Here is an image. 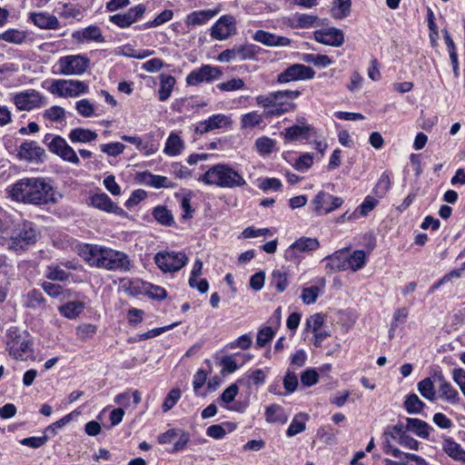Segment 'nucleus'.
<instances>
[{"mask_svg":"<svg viewBox=\"0 0 465 465\" xmlns=\"http://www.w3.org/2000/svg\"><path fill=\"white\" fill-rule=\"evenodd\" d=\"M238 392H239V388H238L237 383H232L223 391L220 399L224 404H229L234 401Z\"/></svg>","mask_w":465,"mask_h":465,"instance_id":"obj_64","label":"nucleus"},{"mask_svg":"<svg viewBox=\"0 0 465 465\" xmlns=\"http://www.w3.org/2000/svg\"><path fill=\"white\" fill-rule=\"evenodd\" d=\"M140 175L142 182L146 185L156 189L171 187L170 181L165 176L155 175L149 172H143Z\"/></svg>","mask_w":465,"mask_h":465,"instance_id":"obj_34","label":"nucleus"},{"mask_svg":"<svg viewBox=\"0 0 465 465\" xmlns=\"http://www.w3.org/2000/svg\"><path fill=\"white\" fill-rule=\"evenodd\" d=\"M220 12V6H216L213 9L194 11L186 16L185 24L192 26L204 25L216 16Z\"/></svg>","mask_w":465,"mask_h":465,"instance_id":"obj_25","label":"nucleus"},{"mask_svg":"<svg viewBox=\"0 0 465 465\" xmlns=\"http://www.w3.org/2000/svg\"><path fill=\"white\" fill-rule=\"evenodd\" d=\"M45 277L52 281H65L69 277V273L62 269L59 265H49L46 267Z\"/></svg>","mask_w":465,"mask_h":465,"instance_id":"obj_50","label":"nucleus"},{"mask_svg":"<svg viewBox=\"0 0 465 465\" xmlns=\"http://www.w3.org/2000/svg\"><path fill=\"white\" fill-rule=\"evenodd\" d=\"M153 215L163 225L170 226L173 223V217L171 212L163 206L155 207Z\"/></svg>","mask_w":465,"mask_h":465,"instance_id":"obj_49","label":"nucleus"},{"mask_svg":"<svg viewBox=\"0 0 465 465\" xmlns=\"http://www.w3.org/2000/svg\"><path fill=\"white\" fill-rule=\"evenodd\" d=\"M48 147L51 152L60 156L63 160L74 163L80 164V159L75 151L67 143L61 136H54L48 142Z\"/></svg>","mask_w":465,"mask_h":465,"instance_id":"obj_12","label":"nucleus"},{"mask_svg":"<svg viewBox=\"0 0 465 465\" xmlns=\"http://www.w3.org/2000/svg\"><path fill=\"white\" fill-rule=\"evenodd\" d=\"M443 451L455 461L465 463V450L451 438H444L442 440Z\"/></svg>","mask_w":465,"mask_h":465,"instance_id":"obj_29","label":"nucleus"},{"mask_svg":"<svg viewBox=\"0 0 465 465\" xmlns=\"http://www.w3.org/2000/svg\"><path fill=\"white\" fill-rule=\"evenodd\" d=\"M79 255L90 266L108 271L129 272L133 267L125 252L101 245L84 244L80 247Z\"/></svg>","mask_w":465,"mask_h":465,"instance_id":"obj_1","label":"nucleus"},{"mask_svg":"<svg viewBox=\"0 0 465 465\" xmlns=\"http://www.w3.org/2000/svg\"><path fill=\"white\" fill-rule=\"evenodd\" d=\"M72 37L78 43H83L84 40L97 43H103L104 41L101 29L95 25H91L83 30L75 31L72 34Z\"/></svg>","mask_w":465,"mask_h":465,"instance_id":"obj_28","label":"nucleus"},{"mask_svg":"<svg viewBox=\"0 0 465 465\" xmlns=\"http://www.w3.org/2000/svg\"><path fill=\"white\" fill-rule=\"evenodd\" d=\"M326 269L331 272L348 270L347 249H341L324 258Z\"/></svg>","mask_w":465,"mask_h":465,"instance_id":"obj_26","label":"nucleus"},{"mask_svg":"<svg viewBox=\"0 0 465 465\" xmlns=\"http://www.w3.org/2000/svg\"><path fill=\"white\" fill-rule=\"evenodd\" d=\"M308 419L309 415L303 412H300L294 416L292 419V436L305 430Z\"/></svg>","mask_w":465,"mask_h":465,"instance_id":"obj_60","label":"nucleus"},{"mask_svg":"<svg viewBox=\"0 0 465 465\" xmlns=\"http://www.w3.org/2000/svg\"><path fill=\"white\" fill-rule=\"evenodd\" d=\"M314 38L317 42L331 46H341L344 42L342 31L335 27L315 31Z\"/></svg>","mask_w":465,"mask_h":465,"instance_id":"obj_19","label":"nucleus"},{"mask_svg":"<svg viewBox=\"0 0 465 465\" xmlns=\"http://www.w3.org/2000/svg\"><path fill=\"white\" fill-rule=\"evenodd\" d=\"M222 72L217 67L205 64L199 69L192 71L186 77V83L189 85H197L203 82H209L220 77Z\"/></svg>","mask_w":465,"mask_h":465,"instance_id":"obj_14","label":"nucleus"},{"mask_svg":"<svg viewBox=\"0 0 465 465\" xmlns=\"http://www.w3.org/2000/svg\"><path fill=\"white\" fill-rule=\"evenodd\" d=\"M236 33V19L232 15L221 16L210 30L211 37L219 41H224Z\"/></svg>","mask_w":465,"mask_h":465,"instance_id":"obj_11","label":"nucleus"},{"mask_svg":"<svg viewBox=\"0 0 465 465\" xmlns=\"http://www.w3.org/2000/svg\"><path fill=\"white\" fill-rule=\"evenodd\" d=\"M256 104L263 108L266 117L279 116L291 108V92L277 91L255 97Z\"/></svg>","mask_w":465,"mask_h":465,"instance_id":"obj_4","label":"nucleus"},{"mask_svg":"<svg viewBox=\"0 0 465 465\" xmlns=\"http://www.w3.org/2000/svg\"><path fill=\"white\" fill-rule=\"evenodd\" d=\"M436 382L439 383V391L440 397L450 403H457L460 400L459 392L452 385L445 380L441 373L434 377Z\"/></svg>","mask_w":465,"mask_h":465,"instance_id":"obj_27","label":"nucleus"},{"mask_svg":"<svg viewBox=\"0 0 465 465\" xmlns=\"http://www.w3.org/2000/svg\"><path fill=\"white\" fill-rule=\"evenodd\" d=\"M176 81L172 75L161 74L160 75V88H159V100L166 101L172 94Z\"/></svg>","mask_w":465,"mask_h":465,"instance_id":"obj_38","label":"nucleus"},{"mask_svg":"<svg viewBox=\"0 0 465 465\" xmlns=\"http://www.w3.org/2000/svg\"><path fill=\"white\" fill-rule=\"evenodd\" d=\"M145 12L143 5H138L130 8L124 14H116L109 17L110 22L121 28H125L136 22Z\"/></svg>","mask_w":465,"mask_h":465,"instance_id":"obj_15","label":"nucleus"},{"mask_svg":"<svg viewBox=\"0 0 465 465\" xmlns=\"http://www.w3.org/2000/svg\"><path fill=\"white\" fill-rule=\"evenodd\" d=\"M10 195L18 202L33 204L56 203L59 196L51 184L39 178L21 179L13 185Z\"/></svg>","mask_w":465,"mask_h":465,"instance_id":"obj_2","label":"nucleus"},{"mask_svg":"<svg viewBox=\"0 0 465 465\" xmlns=\"http://www.w3.org/2000/svg\"><path fill=\"white\" fill-rule=\"evenodd\" d=\"M378 204V200L374 199L371 196H367L363 203L359 206V208L351 214L349 219L351 217L358 218L359 216H367L369 213H371Z\"/></svg>","mask_w":465,"mask_h":465,"instance_id":"obj_45","label":"nucleus"},{"mask_svg":"<svg viewBox=\"0 0 465 465\" xmlns=\"http://www.w3.org/2000/svg\"><path fill=\"white\" fill-rule=\"evenodd\" d=\"M90 204L99 210L106 213L120 214L124 213L123 209L114 203L110 197L104 193H95L90 197Z\"/></svg>","mask_w":465,"mask_h":465,"instance_id":"obj_21","label":"nucleus"},{"mask_svg":"<svg viewBox=\"0 0 465 465\" xmlns=\"http://www.w3.org/2000/svg\"><path fill=\"white\" fill-rule=\"evenodd\" d=\"M385 438H391L403 448L411 450H418L420 442L409 434L408 430L403 428V422L398 421L395 425L389 426L384 431Z\"/></svg>","mask_w":465,"mask_h":465,"instance_id":"obj_10","label":"nucleus"},{"mask_svg":"<svg viewBox=\"0 0 465 465\" xmlns=\"http://www.w3.org/2000/svg\"><path fill=\"white\" fill-rule=\"evenodd\" d=\"M317 134L313 125L308 124L307 120L301 116L297 117L292 124V141L307 142Z\"/></svg>","mask_w":465,"mask_h":465,"instance_id":"obj_18","label":"nucleus"},{"mask_svg":"<svg viewBox=\"0 0 465 465\" xmlns=\"http://www.w3.org/2000/svg\"><path fill=\"white\" fill-rule=\"evenodd\" d=\"M199 181L207 185H215L220 188H237L246 184L245 179L237 171L228 164L218 163L210 167Z\"/></svg>","mask_w":465,"mask_h":465,"instance_id":"obj_3","label":"nucleus"},{"mask_svg":"<svg viewBox=\"0 0 465 465\" xmlns=\"http://www.w3.org/2000/svg\"><path fill=\"white\" fill-rule=\"evenodd\" d=\"M36 231L32 224L24 223L7 240V247L15 252L23 251L28 245L34 244L36 242Z\"/></svg>","mask_w":465,"mask_h":465,"instance_id":"obj_9","label":"nucleus"},{"mask_svg":"<svg viewBox=\"0 0 465 465\" xmlns=\"http://www.w3.org/2000/svg\"><path fill=\"white\" fill-rule=\"evenodd\" d=\"M403 428L420 439H429L430 432L433 430L429 423L417 418H406Z\"/></svg>","mask_w":465,"mask_h":465,"instance_id":"obj_20","label":"nucleus"},{"mask_svg":"<svg viewBox=\"0 0 465 465\" xmlns=\"http://www.w3.org/2000/svg\"><path fill=\"white\" fill-rule=\"evenodd\" d=\"M43 117L51 122H62L65 118V111L61 106L54 105L43 113Z\"/></svg>","mask_w":465,"mask_h":465,"instance_id":"obj_51","label":"nucleus"},{"mask_svg":"<svg viewBox=\"0 0 465 465\" xmlns=\"http://www.w3.org/2000/svg\"><path fill=\"white\" fill-rule=\"evenodd\" d=\"M29 19L35 26L41 29L54 30L59 27L57 17L48 13H31Z\"/></svg>","mask_w":465,"mask_h":465,"instance_id":"obj_24","label":"nucleus"},{"mask_svg":"<svg viewBox=\"0 0 465 465\" xmlns=\"http://www.w3.org/2000/svg\"><path fill=\"white\" fill-rule=\"evenodd\" d=\"M321 22L320 18L316 15H311L306 14H301L296 15V24L295 25H292V27H299V28H312L320 26Z\"/></svg>","mask_w":465,"mask_h":465,"instance_id":"obj_46","label":"nucleus"},{"mask_svg":"<svg viewBox=\"0 0 465 465\" xmlns=\"http://www.w3.org/2000/svg\"><path fill=\"white\" fill-rule=\"evenodd\" d=\"M313 203L319 213H327L341 206L343 200L322 191L316 195Z\"/></svg>","mask_w":465,"mask_h":465,"instance_id":"obj_16","label":"nucleus"},{"mask_svg":"<svg viewBox=\"0 0 465 465\" xmlns=\"http://www.w3.org/2000/svg\"><path fill=\"white\" fill-rule=\"evenodd\" d=\"M231 124L232 121L229 116L222 114H213L208 119L199 122L195 127V133L203 134L213 130L231 125Z\"/></svg>","mask_w":465,"mask_h":465,"instance_id":"obj_17","label":"nucleus"},{"mask_svg":"<svg viewBox=\"0 0 465 465\" xmlns=\"http://www.w3.org/2000/svg\"><path fill=\"white\" fill-rule=\"evenodd\" d=\"M98 134L89 129L75 128L73 129L69 134V139L73 143H89L96 140Z\"/></svg>","mask_w":465,"mask_h":465,"instance_id":"obj_37","label":"nucleus"},{"mask_svg":"<svg viewBox=\"0 0 465 465\" xmlns=\"http://www.w3.org/2000/svg\"><path fill=\"white\" fill-rule=\"evenodd\" d=\"M183 149V139L176 133H171L165 143L163 153L169 156H177Z\"/></svg>","mask_w":465,"mask_h":465,"instance_id":"obj_32","label":"nucleus"},{"mask_svg":"<svg viewBox=\"0 0 465 465\" xmlns=\"http://www.w3.org/2000/svg\"><path fill=\"white\" fill-rule=\"evenodd\" d=\"M315 75L314 70L304 64H292V81L308 80Z\"/></svg>","mask_w":465,"mask_h":465,"instance_id":"obj_43","label":"nucleus"},{"mask_svg":"<svg viewBox=\"0 0 465 465\" xmlns=\"http://www.w3.org/2000/svg\"><path fill=\"white\" fill-rule=\"evenodd\" d=\"M319 381V373L314 369H307L301 375V381L303 386L311 387Z\"/></svg>","mask_w":465,"mask_h":465,"instance_id":"obj_62","label":"nucleus"},{"mask_svg":"<svg viewBox=\"0 0 465 465\" xmlns=\"http://www.w3.org/2000/svg\"><path fill=\"white\" fill-rule=\"evenodd\" d=\"M320 289L317 286L304 288L302 292L301 298L306 304L314 303L319 296Z\"/></svg>","mask_w":465,"mask_h":465,"instance_id":"obj_61","label":"nucleus"},{"mask_svg":"<svg viewBox=\"0 0 465 465\" xmlns=\"http://www.w3.org/2000/svg\"><path fill=\"white\" fill-rule=\"evenodd\" d=\"M12 102L19 111H32L47 104L45 96L35 89H27L14 94Z\"/></svg>","mask_w":465,"mask_h":465,"instance_id":"obj_7","label":"nucleus"},{"mask_svg":"<svg viewBox=\"0 0 465 465\" xmlns=\"http://www.w3.org/2000/svg\"><path fill=\"white\" fill-rule=\"evenodd\" d=\"M84 309V304L78 301L68 302L58 308L60 313L67 319L77 318L83 312Z\"/></svg>","mask_w":465,"mask_h":465,"instance_id":"obj_36","label":"nucleus"},{"mask_svg":"<svg viewBox=\"0 0 465 465\" xmlns=\"http://www.w3.org/2000/svg\"><path fill=\"white\" fill-rule=\"evenodd\" d=\"M253 39L267 46L288 45L290 44V40L288 38L277 36L263 30H258L254 34Z\"/></svg>","mask_w":465,"mask_h":465,"instance_id":"obj_30","label":"nucleus"},{"mask_svg":"<svg viewBox=\"0 0 465 465\" xmlns=\"http://www.w3.org/2000/svg\"><path fill=\"white\" fill-rule=\"evenodd\" d=\"M425 404L416 394H410L404 401V407L409 414L420 413Z\"/></svg>","mask_w":465,"mask_h":465,"instance_id":"obj_44","label":"nucleus"},{"mask_svg":"<svg viewBox=\"0 0 465 465\" xmlns=\"http://www.w3.org/2000/svg\"><path fill=\"white\" fill-rule=\"evenodd\" d=\"M391 187V179L388 173H383L379 178L374 188V193L379 197H383Z\"/></svg>","mask_w":465,"mask_h":465,"instance_id":"obj_57","label":"nucleus"},{"mask_svg":"<svg viewBox=\"0 0 465 465\" xmlns=\"http://www.w3.org/2000/svg\"><path fill=\"white\" fill-rule=\"evenodd\" d=\"M158 440L161 444H173L171 452H178L184 450L190 440V435L183 430L171 429L160 435Z\"/></svg>","mask_w":465,"mask_h":465,"instance_id":"obj_13","label":"nucleus"},{"mask_svg":"<svg viewBox=\"0 0 465 465\" xmlns=\"http://www.w3.org/2000/svg\"><path fill=\"white\" fill-rule=\"evenodd\" d=\"M89 65V58L83 54L65 55L57 62L58 73L62 75H81Z\"/></svg>","mask_w":465,"mask_h":465,"instance_id":"obj_8","label":"nucleus"},{"mask_svg":"<svg viewBox=\"0 0 465 465\" xmlns=\"http://www.w3.org/2000/svg\"><path fill=\"white\" fill-rule=\"evenodd\" d=\"M44 155L45 150L36 142H26L19 147L18 156L22 160L38 162L41 161Z\"/></svg>","mask_w":465,"mask_h":465,"instance_id":"obj_22","label":"nucleus"},{"mask_svg":"<svg viewBox=\"0 0 465 465\" xmlns=\"http://www.w3.org/2000/svg\"><path fill=\"white\" fill-rule=\"evenodd\" d=\"M42 288L52 298L58 299L59 301H64L71 297V292L67 289H64L61 285L45 282L42 283Z\"/></svg>","mask_w":465,"mask_h":465,"instance_id":"obj_33","label":"nucleus"},{"mask_svg":"<svg viewBox=\"0 0 465 465\" xmlns=\"http://www.w3.org/2000/svg\"><path fill=\"white\" fill-rule=\"evenodd\" d=\"M274 145L275 142L267 136L260 137L255 141V148L261 155L271 153Z\"/></svg>","mask_w":465,"mask_h":465,"instance_id":"obj_52","label":"nucleus"},{"mask_svg":"<svg viewBox=\"0 0 465 465\" xmlns=\"http://www.w3.org/2000/svg\"><path fill=\"white\" fill-rule=\"evenodd\" d=\"M418 390L420 394L429 401H434L436 398V392L434 389L433 381L430 378H426L418 383Z\"/></svg>","mask_w":465,"mask_h":465,"instance_id":"obj_48","label":"nucleus"},{"mask_svg":"<svg viewBox=\"0 0 465 465\" xmlns=\"http://www.w3.org/2000/svg\"><path fill=\"white\" fill-rule=\"evenodd\" d=\"M256 48L253 45H236L234 46L236 58L239 57L241 60L252 59L257 54Z\"/></svg>","mask_w":465,"mask_h":465,"instance_id":"obj_53","label":"nucleus"},{"mask_svg":"<svg viewBox=\"0 0 465 465\" xmlns=\"http://www.w3.org/2000/svg\"><path fill=\"white\" fill-rule=\"evenodd\" d=\"M266 420L268 422H281L285 423L288 420V415L284 410L279 405H271L266 409Z\"/></svg>","mask_w":465,"mask_h":465,"instance_id":"obj_41","label":"nucleus"},{"mask_svg":"<svg viewBox=\"0 0 465 465\" xmlns=\"http://www.w3.org/2000/svg\"><path fill=\"white\" fill-rule=\"evenodd\" d=\"M244 81L241 78H232L227 82L220 83L217 88L223 92H232L241 90L244 87Z\"/></svg>","mask_w":465,"mask_h":465,"instance_id":"obj_58","label":"nucleus"},{"mask_svg":"<svg viewBox=\"0 0 465 465\" xmlns=\"http://www.w3.org/2000/svg\"><path fill=\"white\" fill-rule=\"evenodd\" d=\"M320 242L316 238L301 237L292 242V256L298 253L309 252L318 249Z\"/></svg>","mask_w":465,"mask_h":465,"instance_id":"obj_31","label":"nucleus"},{"mask_svg":"<svg viewBox=\"0 0 465 465\" xmlns=\"http://www.w3.org/2000/svg\"><path fill=\"white\" fill-rule=\"evenodd\" d=\"M263 114H261L257 111L243 114L241 118L242 129L252 128L261 124L263 122Z\"/></svg>","mask_w":465,"mask_h":465,"instance_id":"obj_42","label":"nucleus"},{"mask_svg":"<svg viewBox=\"0 0 465 465\" xmlns=\"http://www.w3.org/2000/svg\"><path fill=\"white\" fill-rule=\"evenodd\" d=\"M26 38V35L24 31L17 29H9L0 34V39L15 45L22 44Z\"/></svg>","mask_w":465,"mask_h":465,"instance_id":"obj_47","label":"nucleus"},{"mask_svg":"<svg viewBox=\"0 0 465 465\" xmlns=\"http://www.w3.org/2000/svg\"><path fill=\"white\" fill-rule=\"evenodd\" d=\"M9 351L15 359L21 361L27 360L32 353L28 340L21 336H17L11 341Z\"/></svg>","mask_w":465,"mask_h":465,"instance_id":"obj_23","label":"nucleus"},{"mask_svg":"<svg viewBox=\"0 0 465 465\" xmlns=\"http://www.w3.org/2000/svg\"><path fill=\"white\" fill-rule=\"evenodd\" d=\"M313 164V155L309 153H305L302 154L298 159H296L295 163L292 164V167L300 172H305L309 170Z\"/></svg>","mask_w":465,"mask_h":465,"instance_id":"obj_56","label":"nucleus"},{"mask_svg":"<svg viewBox=\"0 0 465 465\" xmlns=\"http://www.w3.org/2000/svg\"><path fill=\"white\" fill-rule=\"evenodd\" d=\"M351 0H333L331 13L335 19H343L350 15Z\"/></svg>","mask_w":465,"mask_h":465,"instance_id":"obj_39","label":"nucleus"},{"mask_svg":"<svg viewBox=\"0 0 465 465\" xmlns=\"http://www.w3.org/2000/svg\"><path fill=\"white\" fill-rule=\"evenodd\" d=\"M125 145L120 142L104 143L100 145V150L108 156H118L124 153Z\"/></svg>","mask_w":465,"mask_h":465,"instance_id":"obj_55","label":"nucleus"},{"mask_svg":"<svg viewBox=\"0 0 465 465\" xmlns=\"http://www.w3.org/2000/svg\"><path fill=\"white\" fill-rule=\"evenodd\" d=\"M366 263V252L361 250L349 252L347 250V267L348 270L357 272L361 269Z\"/></svg>","mask_w":465,"mask_h":465,"instance_id":"obj_35","label":"nucleus"},{"mask_svg":"<svg viewBox=\"0 0 465 465\" xmlns=\"http://www.w3.org/2000/svg\"><path fill=\"white\" fill-rule=\"evenodd\" d=\"M154 262L164 273L176 272L185 266L188 257L183 252L163 251L154 255Z\"/></svg>","mask_w":465,"mask_h":465,"instance_id":"obj_6","label":"nucleus"},{"mask_svg":"<svg viewBox=\"0 0 465 465\" xmlns=\"http://www.w3.org/2000/svg\"><path fill=\"white\" fill-rule=\"evenodd\" d=\"M181 398V391L179 389H173L169 391L168 395L164 399L162 406L163 412L169 411L177 403Z\"/></svg>","mask_w":465,"mask_h":465,"instance_id":"obj_59","label":"nucleus"},{"mask_svg":"<svg viewBox=\"0 0 465 465\" xmlns=\"http://www.w3.org/2000/svg\"><path fill=\"white\" fill-rule=\"evenodd\" d=\"M76 112L83 117H91L94 114V105L88 99H82L75 103Z\"/></svg>","mask_w":465,"mask_h":465,"instance_id":"obj_54","label":"nucleus"},{"mask_svg":"<svg viewBox=\"0 0 465 465\" xmlns=\"http://www.w3.org/2000/svg\"><path fill=\"white\" fill-rule=\"evenodd\" d=\"M271 284L276 288L279 292H282L288 286V272L283 268L276 269L272 272Z\"/></svg>","mask_w":465,"mask_h":465,"instance_id":"obj_40","label":"nucleus"},{"mask_svg":"<svg viewBox=\"0 0 465 465\" xmlns=\"http://www.w3.org/2000/svg\"><path fill=\"white\" fill-rule=\"evenodd\" d=\"M48 91L59 97L74 98L87 94L89 88L84 82L80 80L56 79L52 81Z\"/></svg>","mask_w":465,"mask_h":465,"instance_id":"obj_5","label":"nucleus"},{"mask_svg":"<svg viewBox=\"0 0 465 465\" xmlns=\"http://www.w3.org/2000/svg\"><path fill=\"white\" fill-rule=\"evenodd\" d=\"M173 16L172 10H164L160 13L153 21L148 22L144 25L145 28L155 27L170 21Z\"/></svg>","mask_w":465,"mask_h":465,"instance_id":"obj_63","label":"nucleus"}]
</instances>
